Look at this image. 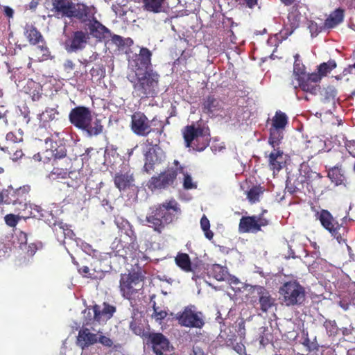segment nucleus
I'll return each mask as SVG.
<instances>
[{"mask_svg":"<svg viewBox=\"0 0 355 355\" xmlns=\"http://www.w3.org/2000/svg\"><path fill=\"white\" fill-rule=\"evenodd\" d=\"M183 187L185 189H196L197 184L193 182L191 176L187 173L184 174Z\"/></svg>","mask_w":355,"mask_h":355,"instance_id":"obj_51","label":"nucleus"},{"mask_svg":"<svg viewBox=\"0 0 355 355\" xmlns=\"http://www.w3.org/2000/svg\"><path fill=\"white\" fill-rule=\"evenodd\" d=\"M293 75L297 80L306 76V67L300 60H295L294 62Z\"/></svg>","mask_w":355,"mask_h":355,"instance_id":"obj_45","label":"nucleus"},{"mask_svg":"<svg viewBox=\"0 0 355 355\" xmlns=\"http://www.w3.org/2000/svg\"><path fill=\"white\" fill-rule=\"evenodd\" d=\"M153 53L146 47L140 48L139 53H135L129 60L132 69L136 72H143L152 68L151 58Z\"/></svg>","mask_w":355,"mask_h":355,"instance_id":"obj_15","label":"nucleus"},{"mask_svg":"<svg viewBox=\"0 0 355 355\" xmlns=\"http://www.w3.org/2000/svg\"><path fill=\"white\" fill-rule=\"evenodd\" d=\"M153 311L154 312L153 315L154 316L156 320H164L167 316V312L166 311H158V307L155 306V302L154 303L153 305Z\"/></svg>","mask_w":355,"mask_h":355,"instance_id":"obj_55","label":"nucleus"},{"mask_svg":"<svg viewBox=\"0 0 355 355\" xmlns=\"http://www.w3.org/2000/svg\"><path fill=\"white\" fill-rule=\"evenodd\" d=\"M68 117L70 123L85 132L87 137H96L103 131L101 120L96 119L93 121L92 111L88 107L79 105L72 108Z\"/></svg>","mask_w":355,"mask_h":355,"instance_id":"obj_3","label":"nucleus"},{"mask_svg":"<svg viewBox=\"0 0 355 355\" xmlns=\"http://www.w3.org/2000/svg\"><path fill=\"white\" fill-rule=\"evenodd\" d=\"M101 310L109 320L112 317L114 313L116 311V308L112 305L104 303V307L101 309Z\"/></svg>","mask_w":355,"mask_h":355,"instance_id":"obj_56","label":"nucleus"},{"mask_svg":"<svg viewBox=\"0 0 355 355\" xmlns=\"http://www.w3.org/2000/svg\"><path fill=\"white\" fill-rule=\"evenodd\" d=\"M24 35L31 44L37 45V49L42 52V56L48 55L49 51L45 44L44 39L34 25L26 24L24 26Z\"/></svg>","mask_w":355,"mask_h":355,"instance_id":"obj_18","label":"nucleus"},{"mask_svg":"<svg viewBox=\"0 0 355 355\" xmlns=\"http://www.w3.org/2000/svg\"><path fill=\"white\" fill-rule=\"evenodd\" d=\"M6 139V144H19L23 141V135L20 132L17 135L13 132H10L7 133Z\"/></svg>","mask_w":355,"mask_h":355,"instance_id":"obj_49","label":"nucleus"},{"mask_svg":"<svg viewBox=\"0 0 355 355\" xmlns=\"http://www.w3.org/2000/svg\"><path fill=\"white\" fill-rule=\"evenodd\" d=\"M175 319L181 326L186 327L202 328L205 324L202 313L197 312L193 305L186 306L182 311L178 312Z\"/></svg>","mask_w":355,"mask_h":355,"instance_id":"obj_10","label":"nucleus"},{"mask_svg":"<svg viewBox=\"0 0 355 355\" xmlns=\"http://www.w3.org/2000/svg\"><path fill=\"white\" fill-rule=\"evenodd\" d=\"M71 164V163L63 164L62 162H60L57 164H52L53 168L49 173L48 178L53 181L60 179H66L72 173L71 171H69Z\"/></svg>","mask_w":355,"mask_h":355,"instance_id":"obj_25","label":"nucleus"},{"mask_svg":"<svg viewBox=\"0 0 355 355\" xmlns=\"http://www.w3.org/2000/svg\"><path fill=\"white\" fill-rule=\"evenodd\" d=\"M282 302L287 306L300 305L305 300V289L296 280L283 284L279 289Z\"/></svg>","mask_w":355,"mask_h":355,"instance_id":"obj_7","label":"nucleus"},{"mask_svg":"<svg viewBox=\"0 0 355 355\" xmlns=\"http://www.w3.org/2000/svg\"><path fill=\"white\" fill-rule=\"evenodd\" d=\"M85 314L86 315V322L84 324L90 325L93 324L94 322L101 323L106 322L108 319L101 310V307L99 305H94L92 308H87L85 310Z\"/></svg>","mask_w":355,"mask_h":355,"instance_id":"obj_23","label":"nucleus"},{"mask_svg":"<svg viewBox=\"0 0 355 355\" xmlns=\"http://www.w3.org/2000/svg\"><path fill=\"white\" fill-rule=\"evenodd\" d=\"M322 176L320 173L316 172H311L310 175L307 177V187L311 188V191L313 193H316V191H319L322 187Z\"/></svg>","mask_w":355,"mask_h":355,"instance_id":"obj_35","label":"nucleus"},{"mask_svg":"<svg viewBox=\"0 0 355 355\" xmlns=\"http://www.w3.org/2000/svg\"><path fill=\"white\" fill-rule=\"evenodd\" d=\"M336 67V62L334 60H330L327 62H323L318 67V71L321 76H325Z\"/></svg>","mask_w":355,"mask_h":355,"instance_id":"obj_44","label":"nucleus"},{"mask_svg":"<svg viewBox=\"0 0 355 355\" xmlns=\"http://www.w3.org/2000/svg\"><path fill=\"white\" fill-rule=\"evenodd\" d=\"M182 132L187 148L192 147L195 150L202 151L209 145L210 130L207 126L187 125Z\"/></svg>","mask_w":355,"mask_h":355,"instance_id":"obj_5","label":"nucleus"},{"mask_svg":"<svg viewBox=\"0 0 355 355\" xmlns=\"http://www.w3.org/2000/svg\"><path fill=\"white\" fill-rule=\"evenodd\" d=\"M236 338V335L232 332L230 329H229V331L227 329H224L220 331L216 339L221 347H231L234 346Z\"/></svg>","mask_w":355,"mask_h":355,"instance_id":"obj_31","label":"nucleus"},{"mask_svg":"<svg viewBox=\"0 0 355 355\" xmlns=\"http://www.w3.org/2000/svg\"><path fill=\"white\" fill-rule=\"evenodd\" d=\"M180 214L179 203L171 198L150 207L146 221L149 227L160 234L167 226L175 222Z\"/></svg>","mask_w":355,"mask_h":355,"instance_id":"obj_1","label":"nucleus"},{"mask_svg":"<svg viewBox=\"0 0 355 355\" xmlns=\"http://www.w3.org/2000/svg\"><path fill=\"white\" fill-rule=\"evenodd\" d=\"M24 247L26 250V254L28 257H33L38 250L37 245L33 243L29 244L28 246L26 245Z\"/></svg>","mask_w":355,"mask_h":355,"instance_id":"obj_57","label":"nucleus"},{"mask_svg":"<svg viewBox=\"0 0 355 355\" xmlns=\"http://www.w3.org/2000/svg\"><path fill=\"white\" fill-rule=\"evenodd\" d=\"M253 292L257 294L259 309L264 313L268 312L271 308L276 306V299L272 296L270 292L265 287L254 286Z\"/></svg>","mask_w":355,"mask_h":355,"instance_id":"obj_19","label":"nucleus"},{"mask_svg":"<svg viewBox=\"0 0 355 355\" xmlns=\"http://www.w3.org/2000/svg\"><path fill=\"white\" fill-rule=\"evenodd\" d=\"M225 280H227L228 283L232 286V289L234 291L241 290V288L238 286V285L241 284V282L236 277L227 274Z\"/></svg>","mask_w":355,"mask_h":355,"instance_id":"obj_53","label":"nucleus"},{"mask_svg":"<svg viewBox=\"0 0 355 355\" xmlns=\"http://www.w3.org/2000/svg\"><path fill=\"white\" fill-rule=\"evenodd\" d=\"M176 265L180 268L183 271L194 272V269L192 267L190 257L188 254L179 252L175 258Z\"/></svg>","mask_w":355,"mask_h":355,"instance_id":"obj_32","label":"nucleus"},{"mask_svg":"<svg viewBox=\"0 0 355 355\" xmlns=\"http://www.w3.org/2000/svg\"><path fill=\"white\" fill-rule=\"evenodd\" d=\"M4 219L7 225L10 227H15L17 225L20 217L12 214H9L6 215Z\"/></svg>","mask_w":355,"mask_h":355,"instance_id":"obj_50","label":"nucleus"},{"mask_svg":"<svg viewBox=\"0 0 355 355\" xmlns=\"http://www.w3.org/2000/svg\"><path fill=\"white\" fill-rule=\"evenodd\" d=\"M165 1L166 0H141L144 10L153 13L161 12Z\"/></svg>","mask_w":355,"mask_h":355,"instance_id":"obj_33","label":"nucleus"},{"mask_svg":"<svg viewBox=\"0 0 355 355\" xmlns=\"http://www.w3.org/2000/svg\"><path fill=\"white\" fill-rule=\"evenodd\" d=\"M26 191L24 189H14L8 187L6 189L0 191V204H13L17 203L26 206Z\"/></svg>","mask_w":355,"mask_h":355,"instance_id":"obj_16","label":"nucleus"},{"mask_svg":"<svg viewBox=\"0 0 355 355\" xmlns=\"http://www.w3.org/2000/svg\"><path fill=\"white\" fill-rule=\"evenodd\" d=\"M268 224L269 220L263 217V214L242 216L239 224V231L241 233H257L261 230V227H266Z\"/></svg>","mask_w":355,"mask_h":355,"instance_id":"obj_12","label":"nucleus"},{"mask_svg":"<svg viewBox=\"0 0 355 355\" xmlns=\"http://www.w3.org/2000/svg\"><path fill=\"white\" fill-rule=\"evenodd\" d=\"M200 226L205 233V237L209 240L212 239L214 233L210 230L209 220L205 215L200 219Z\"/></svg>","mask_w":355,"mask_h":355,"instance_id":"obj_47","label":"nucleus"},{"mask_svg":"<svg viewBox=\"0 0 355 355\" xmlns=\"http://www.w3.org/2000/svg\"><path fill=\"white\" fill-rule=\"evenodd\" d=\"M75 64L71 60H67L64 64V69L67 72L72 71L74 69Z\"/></svg>","mask_w":355,"mask_h":355,"instance_id":"obj_64","label":"nucleus"},{"mask_svg":"<svg viewBox=\"0 0 355 355\" xmlns=\"http://www.w3.org/2000/svg\"><path fill=\"white\" fill-rule=\"evenodd\" d=\"M130 329L131 331L136 335L141 336L144 338V340L146 338V336L148 334L149 331H146L141 325V324H139L135 320H132L130 322Z\"/></svg>","mask_w":355,"mask_h":355,"instance_id":"obj_46","label":"nucleus"},{"mask_svg":"<svg viewBox=\"0 0 355 355\" xmlns=\"http://www.w3.org/2000/svg\"><path fill=\"white\" fill-rule=\"evenodd\" d=\"M283 131V130L276 129L272 127L270 128L268 144L273 148H279V145L284 137Z\"/></svg>","mask_w":355,"mask_h":355,"instance_id":"obj_39","label":"nucleus"},{"mask_svg":"<svg viewBox=\"0 0 355 355\" xmlns=\"http://www.w3.org/2000/svg\"><path fill=\"white\" fill-rule=\"evenodd\" d=\"M2 150L7 153L12 160H17L24 155L22 149L19 144H6Z\"/></svg>","mask_w":355,"mask_h":355,"instance_id":"obj_40","label":"nucleus"},{"mask_svg":"<svg viewBox=\"0 0 355 355\" xmlns=\"http://www.w3.org/2000/svg\"><path fill=\"white\" fill-rule=\"evenodd\" d=\"M343 19L344 10L342 8H337L325 19L324 22V27L328 29L333 28L341 23L343 21Z\"/></svg>","mask_w":355,"mask_h":355,"instance_id":"obj_29","label":"nucleus"},{"mask_svg":"<svg viewBox=\"0 0 355 355\" xmlns=\"http://www.w3.org/2000/svg\"><path fill=\"white\" fill-rule=\"evenodd\" d=\"M119 288L122 296L129 300L135 298L139 291L143 288V279L137 272L121 274Z\"/></svg>","mask_w":355,"mask_h":355,"instance_id":"obj_8","label":"nucleus"},{"mask_svg":"<svg viewBox=\"0 0 355 355\" xmlns=\"http://www.w3.org/2000/svg\"><path fill=\"white\" fill-rule=\"evenodd\" d=\"M177 170L168 168L160 173L158 175L151 177L147 183V186L151 191L166 189L173 184L177 178Z\"/></svg>","mask_w":355,"mask_h":355,"instance_id":"obj_11","label":"nucleus"},{"mask_svg":"<svg viewBox=\"0 0 355 355\" xmlns=\"http://www.w3.org/2000/svg\"><path fill=\"white\" fill-rule=\"evenodd\" d=\"M232 347L239 354H241L245 351V346L242 343H234V346Z\"/></svg>","mask_w":355,"mask_h":355,"instance_id":"obj_63","label":"nucleus"},{"mask_svg":"<svg viewBox=\"0 0 355 355\" xmlns=\"http://www.w3.org/2000/svg\"><path fill=\"white\" fill-rule=\"evenodd\" d=\"M159 74L153 69L136 72L128 76L132 85V94L141 99L154 98L159 90Z\"/></svg>","mask_w":355,"mask_h":355,"instance_id":"obj_2","label":"nucleus"},{"mask_svg":"<svg viewBox=\"0 0 355 355\" xmlns=\"http://www.w3.org/2000/svg\"><path fill=\"white\" fill-rule=\"evenodd\" d=\"M223 101L214 94H209L205 96L201 103L202 112L211 118L223 111Z\"/></svg>","mask_w":355,"mask_h":355,"instance_id":"obj_17","label":"nucleus"},{"mask_svg":"<svg viewBox=\"0 0 355 355\" xmlns=\"http://www.w3.org/2000/svg\"><path fill=\"white\" fill-rule=\"evenodd\" d=\"M135 178L132 173L130 171L116 173L114 177L115 187L119 191L125 190L134 185Z\"/></svg>","mask_w":355,"mask_h":355,"instance_id":"obj_24","label":"nucleus"},{"mask_svg":"<svg viewBox=\"0 0 355 355\" xmlns=\"http://www.w3.org/2000/svg\"><path fill=\"white\" fill-rule=\"evenodd\" d=\"M97 343H101L103 346L105 347L112 348L115 351L121 348L120 344H114L113 340L110 338L102 334L97 335Z\"/></svg>","mask_w":355,"mask_h":355,"instance_id":"obj_43","label":"nucleus"},{"mask_svg":"<svg viewBox=\"0 0 355 355\" xmlns=\"http://www.w3.org/2000/svg\"><path fill=\"white\" fill-rule=\"evenodd\" d=\"M112 41L114 44L118 46H123L125 44L123 38L118 35H114L112 36Z\"/></svg>","mask_w":355,"mask_h":355,"instance_id":"obj_61","label":"nucleus"},{"mask_svg":"<svg viewBox=\"0 0 355 355\" xmlns=\"http://www.w3.org/2000/svg\"><path fill=\"white\" fill-rule=\"evenodd\" d=\"M68 18H76L81 22H86L89 17L90 8L83 3H74Z\"/></svg>","mask_w":355,"mask_h":355,"instance_id":"obj_27","label":"nucleus"},{"mask_svg":"<svg viewBox=\"0 0 355 355\" xmlns=\"http://www.w3.org/2000/svg\"><path fill=\"white\" fill-rule=\"evenodd\" d=\"M302 6L300 3H294L291 8L288 14V20L290 26L293 30L297 28L300 26L302 15L300 10Z\"/></svg>","mask_w":355,"mask_h":355,"instance_id":"obj_28","label":"nucleus"},{"mask_svg":"<svg viewBox=\"0 0 355 355\" xmlns=\"http://www.w3.org/2000/svg\"><path fill=\"white\" fill-rule=\"evenodd\" d=\"M89 39V34L86 31L82 30L73 31L65 40L64 49L68 53L83 51L88 44Z\"/></svg>","mask_w":355,"mask_h":355,"instance_id":"obj_14","label":"nucleus"},{"mask_svg":"<svg viewBox=\"0 0 355 355\" xmlns=\"http://www.w3.org/2000/svg\"><path fill=\"white\" fill-rule=\"evenodd\" d=\"M328 177L336 185L341 184L345 180L341 165L337 164L330 168L328 171Z\"/></svg>","mask_w":355,"mask_h":355,"instance_id":"obj_38","label":"nucleus"},{"mask_svg":"<svg viewBox=\"0 0 355 355\" xmlns=\"http://www.w3.org/2000/svg\"><path fill=\"white\" fill-rule=\"evenodd\" d=\"M130 129L138 136L146 137L150 132L161 135L164 130V124L156 116L150 121L144 112L137 111L131 116Z\"/></svg>","mask_w":355,"mask_h":355,"instance_id":"obj_4","label":"nucleus"},{"mask_svg":"<svg viewBox=\"0 0 355 355\" xmlns=\"http://www.w3.org/2000/svg\"><path fill=\"white\" fill-rule=\"evenodd\" d=\"M144 340L156 355H164V353L169 352L170 342L162 333L148 332Z\"/></svg>","mask_w":355,"mask_h":355,"instance_id":"obj_13","label":"nucleus"},{"mask_svg":"<svg viewBox=\"0 0 355 355\" xmlns=\"http://www.w3.org/2000/svg\"><path fill=\"white\" fill-rule=\"evenodd\" d=\"M209 276L217 281H225L227 277V271L226 268L219 264H214L208 272Z\"/></svg>","mask_w":355,"mask_h":355,"instance_id":"obj_41","label":"nucleus"},{"mask_svg":"<svg viewBox=\"0 0 355 355\" xmlns=\"http://www.w3.org/2000/svg\"><path fill=\"white\" fill-rule=\"evenodd\" d=\"M308 28L312 37L317 36L322 30V28L319 26L318 24L313 21H310L309 22Z\"/></svg>","mask_w":355,"mask_h":355,"instance_id":"obj_54","label":"nucleus"},{"mask_svg":"<svg viewBox=\"0 0 355 355\" xmlns=\"http://www.w3.org/2000/svg\"><path fill=\"white\" fill-rule=\"evenodd\" d=\"M53 230L58 237L64 239L66 236H69L71 230L68 225L62 221H58L53 223Z\"/></svg>","mask_w":355,"mask_h":355,"instance_id":"obj_42","label":"nucleus"},{"mask_svg":"<svg viewBox=\"0 0 355 355\" xmlns=\"http://www.w3.org/2000/svg\"><path fill=\"white\" fill-rule=\"evenodd\" d=\"M324 327L329 336H334L338 332V327L335 320H326L324 322Z\"/></svg>","mask_w":355,"mask_h":355,"instance_id":"obj_48","label":"nucleus"},{"mask_svg":"<svg viewBox=\"0 0 355 355\" xmlns=\"http://www.w3.org/2000/svg\"><path fill=\"white\" fill-rule=\"evenodd\" d=\"M60 132H55L45 139V143L49 145V148L46 150V153L50 155L51 157H48L49 160L51 162V164H57L60 162H62L63 164H71V159L67 155V148L62 144H58V141L53 140V137H59Z\"/></svg>","mask_w":355,"mask_h":355,"instance_id":"obj_9","label":"nucleus"},{"mask_svg":"<svg viewBox=\"0 0 355 355\" xmlns=\"http://www.w3.org/2000/svg\"><path fill=\"white\" fill-rule=\"evenodd\" d=\"M51 11L57 18L68 17L73 5L71 0H51Z\"/></svg>","mask_w":355,"mask_h":355,"instance_id":"obj_22","label":"nucleus"},{"mask_svg":"<svg viewBox=\"0 0 355 355\" xmlns=\"http://www.w3.org/2000/svg\"><path fill=\"white\" fill-rule=\"evenodd\" d=\"M19 240L20 241V248L23 249V245H26L27 243V234L21 232L19 234Z\"/></svg>","mask_w":355,"mask_h":355,"instance_id":"obj_62","label":"nucleus"},{"mask_svg":"<svg viewBox=\"0 0 355 355\" xmlns=\"http://www.w3.org/2000/svg\"><path fill=\"white\" fill-rule=\"evenodd\" d=\"M306 78L313 82V83L317 84L322 79V76L318 71V73L314 72L308 75L306 74Z\"/></svg>","mask_w":355,"mask_h":355,"instance_id":"obj_58","label":"nucleus"},{"mask_svg":"<svg viewBox=\"0 0 355 355\" xmlns=\"http://www.w3.org/2000/svg\"><path fill=\"white\" fill-rule=\"evenodd\" d=\"M298 85H294L293 83H291L293 85L294 89L301 88L304 92H309L312 94H316L320 89V86L313 82L305 78H303L297 80Z\"/></svg>","mask_w":355,"mask_h":355,"instance_id":"obj_34","label":"nucleus"},{"mask_svg":"<svg viewBox=\"0 0 355 355\" xmlns=\"http://www.w3.org/2000/svg\"><path fill=\"white\" fill-rule=\"evenodd\" d=\"M97 335L91 332L90 329L85 327H82L78 331V334L76 338V345L82 349L88 348L97 343Z\"/></svg>","mask_w":355,"mask_h":355,"instance_id":"obj_21","label":"nucleus"},{"mask_svg":"<svg viewBox=\"0 0 355 355\" xmlns=\"http://www.w3.org/2000/svg\"><path fill=\"white\" fill-rule=\"evenodd\" d=\"M60 114L57 108L46 107V109L37 115V119L40 121V127H46V125L56 119V116Z\"/></svg>","mask_w":355,"mask_h":355,"instance_id":"obj_30","label":"nucleus"},{"mask_svg":"<svg viewBox=\"0 0 355 355\" xmlns=\"http://www.w3.org/2000/svg\"><path fill=\"white\" fill-rule=\"evenodd\" d=\"M241 4L248 8H254L258 4V0H239Z\"/></svg>","mask_w":355,"mask_h":355,"instance_id":"obj_60","label":"nucleus"},{"mask_svg":"<svg viewBox=\"0 0 355 355\" xmlns=\"http://www.w3.org/2000/svg\"><path fill=\"white\" fill-rule=\"evenodd\" d=\"M311 210L315 212V219L319 220L321 225L334 236L339 243L347 241V227L339 224L332 214L327 209L318 211L314 207Z\"/></svg>","mask_w":355,"mask_h":355,"instance_id":"obj_6","label":"nucleus"},{"mask_svg":"<svg viewBox=\"0 0 355 355\" xmlns=\"http://www.w3.org/2000/svg\"><path fill=\"white\" fill-rule=\"evenodd\" d=\"M128 249H129L131 251V252L129 254V256L130 257H134L136 254V252L139 249V245L136 239H134L131 241V243L128 246Z\"/></svg>","mask_w":355,"mask_h":355,"instance_id":"obj_59","label":"nucleus"},{"mask_svg":"<svg viewBox=\"0 0 355 355\" xmlns=\"http://www.w3.org/2000/svg\"><path fill=\"white\" fill-rule=\"evenodd\" d=\"M146 162L144 166V170L146 173H149L150 171L154 170L155 162L153 160L151 155L148 153L146 154Z\"/></svg>","mask_w":355,"mask_h":355,"instance_id":"obj_52","label":"nucleus"},{"mask_svg":"<svg viewBox=\"0 0 355 355\" xmlns=\"http://www.w3.org/2000/svg\"><path fill=\"white\" fill-rule=\"evenodd\" d=\"M288 119L287 115L284 112L278 110L275 112V114L272 119V127L284 130L288 124Z\"/></svg>","mask_w":355,"mask_h":355,"instance_id":"obj_37","label":"nucleus"},{"mask_svg":"<svg viewBox=\"0 0 355 355\" xmlns=\"http://www.w3.org/2000/svg\"><path fill=\"white\" fill-rule=\"evenodd\" d=\"M265 157L268 159V167L273 174L279 173L286 166V159L284 156V152L280 148H273V150Z\"/></svg>","mask_w":355,"mask_h":355,"instance_id":"obj_20","label":"nucleus"},{"mask_svg":"<svg viewBox=\"0 0 355 355\" xmlns=\"http://www.w3.org/2000/svg\"><path fill=\"white\" fill-rule=\"evenodd\" d=\"M265 189L260 185H254L245 192L247 199L251 204H255L260 200Z\"/></svg>","mask_w":355,"mask_h":355,"instance_id":"obj_36","label":"nucleus"},{"mask_svg":"<svg viewBox=\"0 0 355 355\" xmlns=\"http://www.w3.org/2000/svg\"><path fill=\"white\" fill-rule=\"evenodd\" d=\"M88 28L89 34L98 41H103L110 35V30L96 19L88 24Z\"/></svg>","mask_w":355,"mask_h":355,"instance_id":"obj_26","label":"nucleus"}]
</instances>
